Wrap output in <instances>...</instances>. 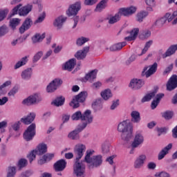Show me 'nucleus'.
Here are the masks:
<instances>
[{
    "mask_svg": "<svg viewBox=\"0 0 177 177\" xmlns=\"http://www.w3.org/2000/svg\"><path fill=\"white\" fill-rule=\"evenodd\" d=\"M9 32V28L8 26L3 25L0 27V37H3V35H6Z\"/></svg>",
    "mask_w": 177,
    "mask_h": 177,
    "instance_id": "nucleus-54",
    "label": "nucleus"
},
{
    "mask_svg": "<svg viewBox=\"0 0 177 177\" xmlns=\"http://www.w3.org/2000/svg\"><path fill=\"white\" fill-rule=\"evenodd\" d=\"M156 177H171V176L169 175V174H168L166 171H161V172H157L155 174Z\"/></svg>",
    "mask_w": 177,
    "mask_h": 177,
    "instance_id": "nucleus-62",
    "label": "nucleus"
},
{
    "mask_svg": "<svg viewBox=\"0 0 177 177\" xmlns=\"http://www.w3.org/2000/svg\"><path fill=\"white\" fill-rule=\"evenodd\" d=\"M162 117H163L165 120H171V118L174 117V112L171 111H166L162 113Z\"/></svg>",
    "mask_w": 177,
    "mask_h": 177,
    "instance_id": "nucleus-51",
    "label": "nucleus"
},
{
    "mask_svg": "<svg viewBox=\"0 0 177 177\" xmlns=\"http://www.w3.org/2000/svg\"><path fill=\"white\" fill-rule=\"evenodd\" d=\"M44 56V51H39L35 53V55L33 57V62L34 63H37Z\"/></svg>",
    "mask_w": 177,
    "mask_h": 177,
    "instance_id": "nucleus-55",
    "label": "nucleus"
},
{
    "mask_svg": "<svg viewBox=\"0 0 177 177\" xmlns=\"http://www.w3.org/2000/svg\"><path fill=\"white\" fill-rule=\"evenodd\" d=\"M117 157L116 155H112L111 156H109L106 158V162H109L110 165H114V158Z\"/></svg>",
    "mask_w": 177,
    "mask_h": 177,
    "instance_id": "nucleus-61",
    "label": "nucleus"
},
{
    "mask_svg": "<svg viewBox=\"0 0 177 177\" xmlns=\"http://www.w3.org/2000/svg\"><path fill=\"white\" fill-rule=\"evenodd\" d=\"M138 56H140L139 54H133L131 57L125 62L126 66H129L131 63H133L138 59Z\"/></svg>",
    "mask_w": 177,
    "mask_h": 177,
    "instance_id": "nucleus-52",
    "label": "nucleus"
},
{
    "mask_svg": "<svg viewBox=\"0 0 177 177\" xmlns=\"http://www.w3.org/2000/svg\"><path fill=\"white\" fill-rule=\"evenodd\" d=\"M156 96V91L149 93L144 96L141 100L142 103H146V102H150L151 99H153Z\"/></svg>",
    "mask_w": 177,
    "mask_h": 177,
    "instance_id": "nucleus-45",
    "label": "nucleus"
},
{
    "mask_svg": "<svg viewBox=\"0 0 177 177\" xmlns=\"http://www.w3.org/2000/svg\"><path fill=\"white\" fill-rule=\"evenodd\" d=\"M75 64H77V60L74 58L71 59L62 65V69L66 70L67 71H72L74 67H75Z\"/></svg>",
    "mask_w": 177,
    "mask_h": 177,
    "instance_id": "nucleus-25",
    "label": "nucleus"
},
{
    "mask_svg": "<svg viewBox=\"0 0 177 177\" xmlns=\"http://www.w3.org/2000/svg\"><path fill=\"white\" fill-rule=\"evenodd\" d=\"M37 152L35 150L32 151L28 155V158L30 161V162H32L34 160H35V157H37Z\"/></svg>",
    "mask_w": 177,
    "mask_h": 177,
    "instance_id": "nucleus-56",
    "label": "nucleus"
},
{
    "mask_svg": "<svg viewBox=\"0 0 177 177\" xmlns=\"http://www.w3.org/2000/svg\"><path fill=\"white\" fill-rule=\"evenodd\" d=\"M48 150V147L46 144H39L36 149H35V152L38 156H42V154H45Z\"/></svg>",
    "mask_w": 177,
    "mask_h": 177,
    "instance_id": "nucleus-33",
    "label": "nucleus"
},
{
    "mask_svg": "<svg viewBox=\"0 0 177 177\" xmlns=\"http://www.w3.org/2000/svg\"><path fill=\"white\" fill-rule=\"evenodd\" d=\"M150 35H151V32H150V30H144L142 33L140 35V38H141L142 39L145 38H149Z\"/></svg>",
    "mask_w": 177,
    "mask_h": 177,
    "instance_id": "nucleus-59",
    "label": "nucleus"
},
{
    "mask_svg": "<svg viewBox=\"0 0 177 177\" xmlns=\"http://www.w3.org/2000/svg\"><path fill=\"white\" fill-rule=\"evenodd\" d=\"M82 121H84L82 124H80L82 127L88 124H91L93 121V116L92 115V111L89 109H87L84 111L83 114H82Z\"/></svg>",
    "mask_w": 177,
    "mask_h": 177,
    "instance_id": "nucleus-16",
    "label": "nucleus"
},
{
    "mask_svg": "<svg viewBox=\"0 0 177 177\" xmlns=\"http://www.w3.org/2000/svg\"><path fill=\"white\" fill-rule=\"evenodd\" d=\"M32 174H34L32 170H27L21 173L19 177H30L31 175H32Z\"/></svg>",
    "mask_w": 177,
    "mask_h": 177,
    "instance_id": "nucleus-57",
    "label": "nucleus"
},
{
    "mask_svg": "<svg viewBox=\"0 0 177 177\" xmlns=\"http://www.w3.org/2000/svg\"><path fill=\"white\" fill-rule=\"evenodd\" d=\"M138 34H139V28H135L131 31L130 35L128 37H126L124 39L125 41H135Z\"/></svg>",
    "mask_w": 177,
    "mask_h": 177,
    "instance_id": "nucleus-30",
    "label": "nucleus"
},
{
    "mask_svg": "<svg viewBox=\"0 0 177 177\" xmlns=\"http://www.w3.org/2000/svg\"><path fill=\"white\" fill-rule=\"evenodd\" d=\"M66 21H67V17L61 15L55 19L53 22V26L54 27H56L57 30H60V28L63 27L64 22Z\"/></svg>",
    "mask_w": 177,
    "mask_h": 177,
    "instance_id": "nucleus-21",
    "label": "nucleus"
},
{
    "mask_svg": "<svg viewBox=\"0 0 177 177\" xmlns=\"http://www.w3.org/2000/svg\"><path fill=\"white\" fill-rule=\"evenodd\" d=\"M152 45H153V40H149V41H147L144 48L142 50V53L140 54H139L138 56H142V55H145L146 53V52H147V50H149V48H150V46H151Z\"/></svg>",
    "mask_w": 177,
    "mask_h": 177,
    "instance_id": "nucleus-48",
    "label": "nucleus"
},
{
    "mask_svg": "<svg viewBox=\"0 0 177 177\" xmlns=\"http://www.w3.org/2000/svg\"><path fill=\"white\" fill-rule=\"evenodd\" d=\"M21 124V123L20 122V121L15 122V123L12 124L11 127L12 128V129H14V131H19Z\"/></svg>",
    "mask_w": 177,
    "mask_h": 177,
    "instance_id": "nucleus-64",
    "label": "nucleus"
},
{
    "mask_svg": "<svg viewBox=\"0 0 177 177\" xmlns=\"http://www.w3.org/2000/svg\"><path fill=\"white\" fill-rule=\"evenodd\" d=\"M27 164H28V162L26 159L21 158L18 161L17 167L19 168V169H21V168H24V167H27Z\"/></svg>",
    "mask_w": 177,
    "mask_h": 177,
    "instance_id": "nucleus-53",
    "label": "nucleus"
},
{
    "mask_svg": "<svg viewBox=\"0 0 177 177\" xmlns=\"http://www.w3.org/2000/svg\"><path fill=\"white\" fill-rule=\"evenodd\" d=\"M88 41H89V38L88 37H79L76 41V45H77V46H82V45L86 44V42H88Z\"/></svg>",
    "mask_w": 177,
    "mask_h": 177,
    "instance_id": "nucleus-50",
    "label": "nucleus"
},
{
    "mask_svg": "<svg viewBox=\"0 0 177 177\" xmlns=\"http://www.w3.org/2000/svg\"><path fill=\"white\" fill-rule=\"evenodd\" d=\"M177 50V44L171 45L163 55V57H169V56H172V55H175Z\"/></svg>",
    "mask_w": 177,
    "mask_h": 177,
    "instance_id": "nucleus-32",
    "label": "nucleus"
},
{
    "mask_svg": "<svg viewBox=\"0 0 177 177\" xmlns=\"http://www.w3.org/2000/svg\"><path fill=\"white\" fill-rule=\"evenodd\" d=\"M118 132H122L121 138L125 142H129L133 138V124L129 120H123L118 125Z\"/></svg>",
    "mask_w": 177,
    "mask_h": 177,
    "instance_id": "nucleus-2",
    "label": "nucleus"
},
{
    "mask_svg": "<svg viewBox=\"0 0 177 177\" xmlns=\"http://www.w3.org/2000/svg\"><path fill=\"white\" fill-rule=\"evenodd\" d=\"M21 21V19L19 18H13L10 20V27L12 28V30H15L19 24H20V22Z\"/></svg>",
    "mask_w": 177,
    "mask_h": 177,
    "instance_id": "nucleus-44",
    "label": "nucleus"
},
{
    "mask_svg": "<svg viewBox=\"0 0 177 177\" xmlns=\"http://www.w3.org/2000/svg\"><path fill=\"white\" fill-rule=\"evenodd\" d=\"M100 95L104 100H109L113 97V92L110 88L103 90Z\"/></svg>",
    "mask_w": 177,
    "mask_h": 177,
    "instance_id": "nucleus-31",
    "label": "nucleus"
},
{
    "mask_svg": "<svg viewBox=\"0 0 177 177\" xmlns=\"http://www.w3.org/2000/svg\"><path fill=\"white\" fill-rule=\"evenodd\" d=\"M93 154H95V150L92 149H88L86 151L84 162H86V164L88 165V167L93 160Z\"/></svg>",
    "mask_w": 177,
    "mask_h": 177,
    "instance_id": "nucleus-23",
    "label": "nucleus"
},
{
    "mask_svg": "<svg viewBox=\"0 0 177 177\" xmlns=\"http://www.w3.org/2000/svg\"><path fill=\"white\" fill-rule=\"evenodd\" d=\"M85 128H86V124H84L83 126H81L80 124H79L75 130L71 131L68 135V138H69V139H72V140H78V139H80V132H82V131H84Z\"/></svg>",
    "mask_w": 177,
    "mask_h": 177,
    "instance_id": "nucleus-12",
    "label": "nucleus"
},
{
    "mask_svg": "<svg viewBox=\"0 0 177 177\" xmlns=\"http://www.w3.org/2000/svg\"><path fill=\"white\" fill-rule=\"evenodd\" d=\"M103 162V157L102 155H96L93 156V160L88 165L89 169H93V168H97L100 167Z\"/></svg>",
    "mask_w": 177,
    "mask_h": 177,
    "instance_id": "nucleus-17",
    "label": "nucleus"
},
{
    "mask_svg": "<svg viewBox=\"0 0 177 177\" xmlns=\"http://www.w3.org/2000/svg\"><path fill=\"white\" fill-rule=\"evenodd\" d=\"M131 121L135 122L136 124H138L140 122V113L138 111H133L131 113Z\"/></svg>",
    "mask_w": 177,
    "mask_h": 177,
    "instance_id": "nucleus-37",
    "label": "nucleus"
},
{
    "mask_svg": "<svg viewBox=\"0 0 177 177\" xmlns=\"http://www.w3.org/2000/svg\"><path fill=\"white\" fill-rule=\"evenodd\" d=\"M143 142H145V137H143V134L142 133L137 132L135 134L134 139L131 142V147H139L143 145Z\"/></svg>",
    "mask_w": 177,
    "mask_h": 177,
    "instance_id": "nucleus-15",
    "label": "nucleus"
},
{
    "mask_svg": "<svg viewBox=\"0 0 177 177\" xmlns=\"http://www.w3.org/2000/svg\"><path fill=\"white\" fill-rule=\"evenodd\" d=\"M97 1L99 0H84V4L86 6H93V5L97 3Z\"/></svg>",
    "mask_w": 177,
    "mask_h": 177,
    "instance_id": "nucleus-60",
    "label": "nucleus"
},
{
    "mask_svg": "<svg viewBox=\"0 0 177 177\" xmlns=\"http://www.w3.org/2000/svg\"><path fill=\"white\" fill-rule=\"evenodd\" d=\"M39 102H42V96H41V93H35L24 99L22 101V104H24L25 106H32V104H37V103H39Z\"/></svg>",
    "mask_w": 177,
    "mask_h": 177,
    "instance_id": "nucleus-5",
    "label": "nucleus"
},
{
    "mask_svg": "<svg viewBox=\"0 0 177 177\" xmlns=\"http://www.w3.org/2000/svg\"><path fill=\"white\" fill-rule=\"evenodd\" d=\"M45 37H46L45 32L36 33L32 37V44H39L40 42H42L44 39H45Z\"/></svg>",
    "mask_w": 177,
    "mask_h": 177,
    "instance_id": "nucleus-28",
    "label": "nucleus"
},
{
    "mask_svg": "<svg viewBox=\"0 0 177 177\" xmlns=\"http://www.w3.org/2000/svg\"><path fill=\"white\" fill-rule=\"evenodd\" d=\"M158 66L157 63L155 62L149 67V66H145L142 72V75H145L146 78H149V77H151V75H153V74L157 71Z\"/></svg>",
    "mask_w": 177,
    "mask_h": 177,
    "instance_id": "nucleus-14",
    "label": "nucleus"
},
{
    "mask_svg": "<svg viewBox=\"0 0 177 177\" xmlns=\"http://www.w3.org/2000/svg\"><path fill=\"white\" fill-rule=\"evenodd\" d=\"M167 91H174L177 88V75H172L170 79L169 80L167 85Z\"/></svg>",
    "mask_w": 177,
    "mask_h": 177,
    "instance_id": "nucleus-19",
    "label": "nucleus"
},
{
    "mask_svg": "<svg viewBox=\"0 0 177 177\" xmlns=\"http://www.w3.org/2000/svg\"><path fill=\"white\" fill-rule=\"evenodd\" d=\"M23 4L19 3L15 6L11 12V16H15V15H19L20 16H27L30 12L32 10V5L27 4L23 7Z\"/></svg>",
    "mask_w": 177,
    "mask_h": 177,
    "instance_id": "nucleus-4",
    "label": "nucleus"
},
{
    "mask_svg": "<svg viewBox=\"0 0 177 177\" xmlns=\"http://www.w3.org/2000/svg\"><path fill=\"white\" fill-rule=\"evenodd\" d=\"M28 62V57L25 56V57H22L14 66L15 70H17L18 68H20V67H23V66H26V64H27Z\"/></svg>",
    "mask_w": 177,
    "mask_h": 177,
    "instance_id": "nucleus-36",
    "label": "nucleus"
},
{
    "mask_svg": "<svg viewBox=\"0 0 177 177\" xmlns=\"http://www.w3.org/2000/svg\"><path fill=\"white\" fill-rule=\"evenodd\" d=\"M32 68H28L21 72V77L22 80H24V81H30L32 77Z\"/></svg>",
    "mask_w": 177,
    "mask_h": 177,
    "instance_id": "nucleus-24",
    "label": "nucleus"
},
{
    "mask_svg": "<svg viewBox=\"0 0 177 177\" xmlns=\"http://www.w3.org/2000/svg\"><path fill=\"white\" fill-rule=\"evenodd\" d=\"M63 84V80L59 78L54 79L51 81L46 87V92L48 93H53L55 91L59 88Z\"/></svg>",
    "mask_w": 177,
    "mask_h": 177,
    "instance_id": "nucleus-10",
    "label": "nucleus"
},
{
    "mask_svg": "<svg viewBox=\"0 0 177 177\" xmlns=\"http://www.w3.org/2000/svg\"><path fill=\"white\" fill-rule=\"evenodd\" d=\"M88 52H89V48L88 46L84 47L82 50H78L75 54V57H76L77 60H83V59L86 57Z\"/></svg>",
    "mask_w": 177,
    "mask_h": 177,
    "instance_id": "nucleus-26",
    "label": "nucleus"
},
{
    "mask_svg": "<svg viewBox=\"0 0 177 177\" xmlns=\"http://www.w3.org/2000/svg\"><path fill=\"white\" fill-rule=\"evenodd\" d=\"M167 21H168V23L172 21L174 25L177 24V10L166 13L163 17L158 19L154 22L153 26L156 27H162L167 23Z\"/></svg>",
    "mask_w": 177,
    "mask_h": 177,
    "instance_id": "nucleus-3",
    "label": "nucleus"
},
{
    "mask_svg": "<svg viewBox=\"0 0 177 177\" xmlns=\"http://www.w3.org/2000/svg\"><path fill=\"white\" fill-rule=\"evenodd\" d=\"M35 113H30L27 117L21 118V122H23L26 125H30L35 120Z\"/></svg>",
    "mask_w": 177,
    "mask_h": 177,
    "instance_id": "nucleus-29",
    "label": "nucleus"
},
{
    "mask_svg": "<svg viewBox=\"0 0 177 177\" xmlns=\"http://www.w3.org/2000/svg\"><path fill=\"white\" fill-rule=\"evenodd\" d=\"M124 46H127V42L123 41L118 44H115L110 47V50L115 51V50H121L124 48Z\"/></svg>",
    "mask_w": 177,
    "mask_h": 177,
    "instance_id": "nucleus-39",
    "label": "nucleus"
},
{
    "mask_svg": "<svg viewBox=\"0 0 177 177\" xmlns=\"http://www.w3.org/2000/svg\"><path fill=\"white\" fill-rule=\"evenodd\" d=\"M85 150H86V146L84 144H77L75 146L74 153L76 156L75 160L80 161L82 158Z\"/></svg>",
    "mask_w": 177,
    "mask_h": 177,
    "instance_id": "nucleus-11",
    "label": "nucleus"
},
{
    "mask_svg": "<svg viewBox=\"0 0 177 177\" xmlns=\"http://www.w3.org/2000/svg\"><path fill=\"white\" fill-rule=\"evenodd\" d=\"M147 160V156H146L145 154H141L138 156L133 163V167L135 169H140L141 168H143V166L145 165V163L146 162Z\"/></svg>",
    "mask_w": 177,
    "mask_h": 177,
    "instance_id": "nucleus-13",
    "label": "nucleus"
},
{
    "mask_svg": "<svg viewBox=\"0 0 177 177\" xmlns=\"http://www.w3.org/2000/svg\"><path fill=\"white\" fill-rule=\"evenodd\" d=\"M71 118L73 121L82 120V113L80 111H77L72 115Z\"/></svg>",
    "mask_w": 177,
    "mask_h": 177,
    "instance_id": "nucleus-49",
    "label": "nucleus"
},
{
    "mask_svg": "<svg viewBox=\"0 0 177 177\" xmlns=\"http://www.w3.org/2000/svg\"><path fill=\"white\" fill-rule=\"evenodd\" d=\"M35 128H37V126L35 124L32 123L28 126L24 133V138L26 142H30V140L34 139V136H35Z\"/></svg>",
    "mask_w": 177,
    "mask_h": 177,
    "instance_id": "nucleus-9",
    "label": "nucleus"
},
{
    "mask_svg": "<svg viewBox=\"0 0 177 177\" xmlns=\"http://www.w3.org/2000/svg\"><path fill=\"white\" fill-rule=\"evenodd\" d=\"M8 10H0V21H2L8 15Z\"/></svg>",
    "mask_w": 177,
    "mask_h": 177,
    "instance_id": "nucleus-63",
    "label": "nucleus"
},
{
    "mask_svg": "<svg viewBox=\"0 0 177 177\" xmlns=\"http://www.w3.org/2000/svg\"><path fill=\"white\" fill-rule=\"evenodd\" d=\"M147 16H149V12L147 11L140 12L137 15V20L140 23H142V21H143V19H145Z\"/></svg>",
    "mask_w": 177,
    "mask_h": 177,
    "instance_id": "nucleus-47",
    "label": "nucleus"
},
{
    "mask_svg": "<svg viewBox=\"0 0 177 177\" xmlns=\"http://www.w3.org/2000/svg\"><path fill=\"white\" fill-rule=\"evenodd\" d=\"M108 0H102L96 6L95 12H102L104 9H106L107 6Z\"/></svg>",
    "mask_w": 177,
    "mask_h": 177,
    "instance_id": "nucleus-41",
    "label": "nucleus"
},
{
    "mask_svg": "<svg viewBox=\"0 0 177 177\" xmlns=\"http://www.w3.org/2000/svg\"><path fill=\"white\" fill-rule=\"evenodd\" d=\"M73 172L77 177H85V165L80 160H75L73 165Z\"/></svg>",
    "mask_w": 177,
    "mask_h": 177,
    "instance_id": "nucleus-7",
    "label": "nucleus"
},
{
    "mask_svg": "<svg viewBox=\"0 0 177 177\" xmlns=\"http://www.w3.org/2000/svg\"><path fill=\"white\" fill-rule=\"evenodd\" d=\"M32 26V19L30 18H26L24 21L21 26L19 28V32L21 34H24L27 30H29Z\"/></svg>",
    "mask_w": 177,
    "mask_h": 177,
    "instance_id": "nucleus-20",
    "label": "nucleus"
},
{
    "mask_svg": "<svg viewBox=\"0 0 177 177\" xmlns=\"http://www.w3.org/2000/svg\"><path fill=\"white\" fill-rule=\"evenodd\" d=\"M64 100L65 99L64 97H58L53 100L52 104H53V106H56L57 107H59V106H63V104H64Z\"/></svg>",
    "mask_w": 177,
    "mask_h": 177,
    "instance_id": "nucleus-42",
    "label": "nucleus"
},
{
    "mask_svg": "<svg viewBox=\"0 0 177 177\" xmlns=\"http://www.w3.org/2000/svg\"><path fill=\"white\" fill-rule=\"evenodd\" d=\"M80 10H81V2L76 1L75 3L69 6L68 10H66V15L68 16V17L77 16Z\"/></svg>",
    "mask_w": 177,
    "mask_h": 177,
    "instance_id": "nucleus-8",
    "label": "nucleus"
},
{
    "mask_svg": "<svg viewBox=\"0 0 177 177\" xmlns=\"http://www.w3.org/2000/svg\"><path fill=\"white\" fill-rule=\"evenodd\" d=\"M53 157H55L54 153H47L46 155H44L43 157L38 160V164L42 165V164H45L46 161H50V160H52Z\"/></svg>",
    "mask_w": 177,
    "mask_h": 177,
    "instance_id": "nucleus-35",
    "label": "nucleus"
},
{
    "mask_svg": "<svg viewBox=\"0 0 177 177\" xmlns=\"http://www.w3.org/2000/svg\"><path fill=\"white\" fill-rule=\"evenodd\" d=\"M136 7L130 6L128 8H122L119 9V11L115 15H108L105 18V20H107L108 24L111 26L118 23L121 20V16H131L136 12Z\"/></svg>",
    "mask_w": 177,
    "mask_h": 177,
    "instance_id": "nucleus-1",
    "label": "nucleus"
},
{
    "mask_svg": "<svg viewBox=\"0 0 177 177\" xmlns=\"http://www.w3.org/2000/svg\"><path fill=\"white\" fill-rule=\"evenodd\" d=\"M96 75H97V70L95 69L91 71L90 73L86 75L85 80L89 81V82H92L95 78H96Z\"/></svg>",
    "mask_w": 177,
    "mask_h": 177,
    "instance_id": "nucleus-38",
    "label": "nucleus"
},
{
    "mask_svg": "<svg viewBox=\"0 0 177 177\" xmlns=\"http://www.w3.org/2000/svg\"><path fill=\"white\" fill-rule=\"evenodd\" d=\"M46 18V12L44 11L38 16L37 19H35V21H34V24H41V23H43Z\"/></svg>",
    "mask_w": 177,
    "mask_h": 177,
    "instance_id": "nucleus-43",
    "label": "nucleus"
},
{
    "mask_svg": "<svg viewBox=\"0 0 177 177\" xmlns=\"http://www.w3.org/2000/svg\"><path fill=\"white\" fill-rule=\"evenodd\" d=\"M143 85H145V80L141 79H133L131 80L129 86L131 89L137 91L138 89H140Z\"/></svg>",
    "mask_w": 177,
    "mask_h": 177,
    "instance_id": "nucleus-18",
    "label": "nucleus"
},
{
    "mask_svg": "<svg viewBox=\"0 0 177 177\" xmlns=\"http://www.w3.org/2000/svg\"><path fill=\"white\" fill-rule=\"evenodd\" d=\"M164 93H159L156 95L155 99L152 101L151 104L152 110H154V109H156L158 106V104L160 103V101L162 99Z\"/></svg>",
    "mask_w": 177,
    "mask_h": 177,
    "instance_id": "nucleus-34",
    "label": "nucleus"
},
{
    "mask_svg": "<svg viewBox=\"0 0 177 177\" xmlns=\"http://www.w3.org/2000/svg\"><path fill=\"white\" fill-rule=\"evenodd\" d=\"M147 169H149V171H154L156 168H157V164L154 162H149L147 165Z\"/></svg>",
    "mask_w": 177,
    "mask_h": 177,
    "instance_id": "nucleus-58",
    "label": "nucleus"
},
{
    "mask_svg": "<svg viewBox=\"0 0 177 177\" xmlns=\"http://www.w3.org/2000/svg\"><path fill=\"white\" fill-rule=\"evenodd\" d=\"M17 172V171L16 169V167L10 166L8 168L7 170V177H15Z\"/></svg>",
    "mask_w": 177,
    "mask_h": 177,
    "instance_id": "nucleus-46",
    "label": "nucleus"
},
{
    "mask_svg": "<svg viewBox=\"0 0 177 177\" xmlns=\"http://www.w3.org/2000/svg\"><path fill=\"white\" fill-rule=\"evenodd\" d=\"M12 85V81L8 80L0 86V95H5L8 91L6 87L10 86Z\"/></svg>",
    "mask_w": 177,
    "mask_h": 177,
    "instance_id": "nucleus-40",
    "label": "nucleus"
},
{
    "mask_svg": "<svg viewBox=\"0 0 177 177\" xmlns=\"http://www.w3.org/2000/svg\"><path fill=\"white\" fill-rule=\"evenodd\" d=\"M173 146L172 143H169L168 145L165 147L158 153V160H162V158L169 153V151L171 150Z\"/></svg>",
    "mask_w": 177,
    "mask_h": 177,
    "instance_id": "nucleus-27",
    "label": "nucleus"
},
{
    "mask_svg": "<svg viewBox=\"0 0 177 177\" xmlns=\"http://www.w3.org/2000/svg\"><path fill=\"white\" fill-rule=\"evenodd\" d=\"M88 93L86 91H82L79 95H76L72 101L70 102L71 107L73 109H78L80 107V103H83L86 99Z\"/></svg>",
    "mask_w": 177,
    "mask_h": 177,
    "instance_id": "nucleus-6",
    "label": "nucleus"
},
{
    "mask_svg": "<svg viewBox=\"0 0 177 177\" xmlns=\"http://www.w3.org/2000/svg\"><path fill=\"white\" fill-rule=\"evenodd\" d=\"M67 162H66V160L61 159L55 163L54 168L56 172H62V171H64Z\"/></svg>",
    "mask_w": 177,
    "mask_h": 177,
    "instance_id": "nucleus-22",
    "label": "nucleus"
}]
</instances>
